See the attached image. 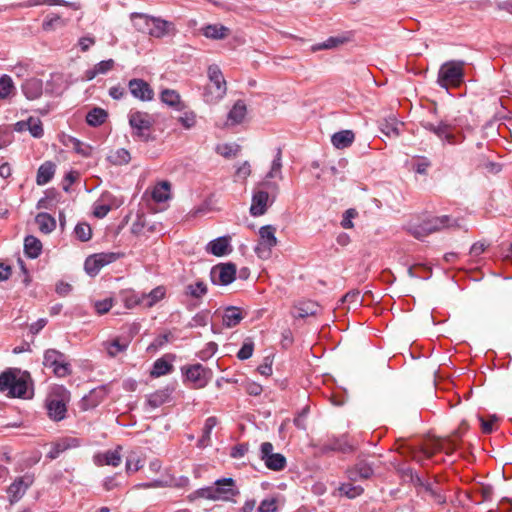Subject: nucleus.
<instances>
[{
  "instance_id": "1",
  "label": "nucleus",
  "mask_w": 512,
  "mask_h": 512,
  "mask_svg": "<svg viewBox=\"0 0 512 512\" xmlns=\"http://www.w3.org/2000/svg\"><path fill=\"white\" fill-rule=\"evenodd\" d=\"M134 28L141 33L155 38H161L168 34L172 23L161 18L152 17L144 13L133 12L130 14Z\"/></svg>"
},
{
  "instance_id": "2",
  "label": "nucleus",
  "mask_w": 512,
  "mask_h": 512,
  "mask_svg": "<svg viewBox=\"0 0 512 512\" xmlns=\"http://www.w3.org/2000/svg\"><path fill=\"white\" fill-rule=\"evenodd\" d=\"M209 83L205 86L203 99L206 103L214 104L224 98L227 93V82L218 65H210L207 69Z\"/></svg>"
},
{
  "instance_id": "3",
  "label": "nucleus",
  "mask_w": 512,
  "mask_h": 512,
  "mask_svg": "<svg viewBox=\"0 0 512 512\" xmlns=\"http://www.w3.org/2000/svg\"><path fill=\"white\" fill-rule=\"evenodd\" d=\"M128 119L133 137L146 143L155 140V136L151 132L155 120L151 114L143 111H130Z\"/></svg>"
},
{
  "instance_id": "4",
  "label": "nucleus",
  "mask_w": 512,
  "mask_h": 512,
  "mask_svg": "<svg viewBox=\"0 0 512 512\" xmlns=\"http://www.w3.org/2000/svg\"><path fill=\"white\" fill-rule=\"evenodd\" d=\"M69 392L64 387H58L46 399L47 414L53 421H61L66 417Z\"/></svg>"
},
{
  "instance_id": "5",
  "label": "nucleus",
  "mask_w": 512,
  "mask_h": 512,
  "mask_svg": "<svg viewBox=\"0 0 512 512\" xmlns=\"http://www.w3.org/2000/svg\"><path fill=\"white\" fill-rule=\"evenodd\" d=\"M421 126L425 130L435 134L443 144L458 145L464 140V135L462 133H454L453 126L444 120L438 123L422 121Z\"/></svg>"
},
{
  "instance_id": "6",
  "label": "nucleus",
  "mask_w": 512,
  "mask_h": 512,
  "mask_svg": "<svg viewBox=\"0 0 512 512\" xmlns=\"http://www.w3.org/2000/svg\"><path fill=\"white\" fill-rule=\"evenodd\" d=\"M0 391L7 392L10 397H22L27 391V382L12 370L0 374Z\"/></svg>"
},
{
  "instance_id": "7",
  "label": "nucleus",
  "mask_w": 512,
  "mask_h": 512,
  "mask_svg": "<svg viewBox=\"0 0 512 512\" xmlns=\"http://www.w3.org/2000/svg\"><path fill=\"white\" fill-rule=\"evenodd\" d=\"M43 365L52 369L57 377H66L71 374V366L63 353L56 349H48L44 353Z\"/></svg>"
},
{
  "instance_id": "8",
  "label": "nucleus",
  "mask_w": 512,
  "mask_h": 512,
  "mask_svg": "<svg viewBox=\"0 0 512 512\" xmlns=\"http://www.w3.org/2000/svg\"><path fill=\"white\" fill-rule=\"evenodd\" d=\"M464 62L449 61L444 63L438 73V83L442 87L448 84H459L464 76L463 73Z\"/></svg>"
},
{
  "instance_id": "9",
  "label": "nucleus",
  "mask_w": 512,
  "mask_h": 512,
  "mask_svg": "<svg viewBox=\"0 0 512 512\" xmlns=\"http://www.w3.org/2000/svg\"><path fill=\"white\" fill-rule=\"evenodd\" d=\"M181 370L186 380L191 382L195 389L205 387L212 378V371L199 363L184 366Z\"/></svg>"
},
{
  "instance_id": "10",
  "label": "nucleus",
  "mask_w": 512,
  "mask_h": 512,
  "mask_svg": "<svg viewBox=\"0 0 512 512\" xmlns=\"http://www.w3.org/2000/svg\"><path fill=\"white\" fill-rule=\"evenodd\" d=\"M276 228L272 225H265L259 229L260 240L255 247V253L262 259H268L271 256V249L277 245L275 236Z\"/></svg>"
},
{
  "instance_id": "11",
  "label": "nucleus",
  "mask_w": 512,
  "mask_h": 512,
  "mask_svg": "<svg viewBox=\"0 0 512 512\" xmlns=\"http://www.w3.org/2000/svg\"><path fill=\"white\" fill-rule=\"evenodd\" d=\"M213 501H231L235 496L239 495L233 478H221L215 481V487H211Z\"/></svg>"
},
{
  "instance_id": "12",
  "label": "nucleus",
  "mask_w": 512,
  "mask_h": 512,
  "mask_svg": "<svg viewBox=\"0 0 512 512\" xmlns=\"http://www.w3.org/2000/svg\"><path fill=\"white\" fill-rule=\"evenodd\" d=\"M260 459L265 466L273 471H281L286 467V458L281 453H273V445L270 442H263L260 447Z\"/></svg>"
},
{
  "instance_id": "13",
  "label": "nucleus",
  "mask_w": 512,
  "mask_h": 512,
  "mask_svg": "<svg viewBox=\"0 0 512 512\" xmlns=\"http://www.w3.org/2000/svg\"><path fill=\"white\" fill-rule=\"evenodd\" d=\"M210 277L214 284L227 286L236 278V265L231 262L215 265L211 269Z\"/></svg>"
},
{
  "instance_id": "14",
  "label": "nucleus",
  "mask_w": 512,
  "mask_h": 512,
  "mask_svg": "<svg viewBox=\"0 0 512 512\" xmlns=\"http://www.w3.org/2000/svg\"><path fill=\"white\" fill-rule=\"evenodd\" d=\"M450 226L451 224L449 216H435L423 221L422 224L415 227L412 233L416 238H422L430 233L439 231L442 228Z\"/></svg>"
},
{
  "instance_id": "15",
  "label": "nucleus",
  "mask_w": 512,
  "mask_h": 512,
  "mask_svg": "<svg viewBox=\"0 0 512 512\" xmlns=\"http://www.w3.org/2000/svg\"><path fill=\"white\" fill-rule=\"evenodd\" d=\"M115 260L113 253H98L89 256L84 263V269L90 276H96L99 271L106 265Z\"/></svg>"
},
{
  "instance_id": "16",
  "label": "nucleus",
  "mask_w": 512,
  "mask_h": 512,
  "mask_svg": "<svg viewBox=\"0 0 512 512\" xmlns=\"http://www.w3.org/2000/svg\"><path fill=\"white\" fill-rule=\"evenodd\" d=\"M128 89L134 98L142 102H148L154 98V90L149 83L143 79H131L128 82Z\"/></svg>"
},
{
  "instance_id": "17",
  "label": "nucleus",
  "mask_w": 512,
  "mask_h": 512,
  "mask_svg": "<svg viewBox=\"0 0 512 512\" xmlns=\"http://www.w3.org/2000/svg\"><path fill=\"white\" fill-rule=\"evenodd\" d=\"M420 496L425 500L429 498L438 505H444L447 501L445 489L436 478L429 480L425 484L423 494Z\"/></svg>"
},
{
  "instance_id": "18",
  "label": "nucleus",
  "mask_w": 512,
  "mask_h": 512,
  "mask_svg": "<svg viewBox=\"0 0 512 512\" xmlns=\"http://www.w3.org/2000/svg\"><path fill=\"white\" fill-rule=\"evenodd\" d=\"M272 204L268 192L258 189L253 193L250 213L254 217L261 216L265 214L267 208Z\"/></svg>"
},
{
  "instance_id": "19",
  "label": "nucleus",
  "mask_w": 512,
  "mask_h": 512,
  "mask_svg": "<svg viewBox=\"0 0 512 512\" xmlns=\"http://www.w3.org/2000/svg\"><path fill=\"white\" fill-rule=\"evenodd\" d=\"M34 479L31 475H25L17 478L8 488L10 502H17L26 493L27 489L32 485Z\"/></svg>"
},
{
  "instance_id": "20",
  "label": "nucleus",
  "mask_w": 512,
  "mask_h": 512,
  "mask_svg": "<svg viewBox=\"0 0 512 512\" xmlns=\"http://www.w3.org/2000/svg\"><path fill=\"white\" fill-rule=\"evenodd\" d=\"M107 396V389L104 386L96 387L84 395L80 401V408L87 411L97 407Z\"/></svg>"
},
{
  "instance_id": "21",
  "label": "nucleus",
  "mask_w": 512,
  "mask_h": 512,
  "mask_svg": "<svg viewBox=\"0 0 512 512\" xmlns=\"http://www.w3.org/2000/svg\"><path fill=\"white\" fill-rule=\"evenodd\" d=\"M21 90L26 99H39L43 94V81L35 77L26 79L21 85Z\"/></svg>"
},
{
  "instance_id": "22",
  "label": "nucleus",
  "mask_w": 512,
  "mask_h": 512,
  "mask_svg": "<svg viewBox=\"0 0 512 512\" xmlns=\"http://www.w3.org/2000/svg\"><path fill=\"white\" fill-rule=\"evenodd\" d=\"M205 250L207 253L217 257L227 255L232 250L230 246V238L227 236L218 237L210 241L206 245Z\"/></svg>"
},
{
  "instance_id": "23",
  "label": "nucleus",
  "mask_w": 512,
  "mask_h": 512,
  "mask_svg": "<svg viewBox=\"0 0 512 512\" xmlns=\"http://www.w3.org/2000/svg\"><path fill=\"white\" fill-rule=\"evenodd\" d=\"M374 473L373 467L371 464L360 461L355 465V467L349 469L347 471V475L350 481H358L369 479Z\"/></svg>"
},
{
  "instance_id": "24",
  "label": "nucleus",
  "mask_w": 512,
  "mask_h": 512,
  "mask_svg": "<svg viewBox=\"0 0 512 512\" xmlns=\"http://www.w3.org/2000/svg\"><path fill=\"white\" fill-rule=\"evenodd\" d=\"M121 447H117L115 450H108L104 453H99L94 456V462L99 465H110L113 467H117L121 463V455H120Z\"/></svg>"
},
{
  "instance_id": "25",
  "label": "nucleus",
  "mask_w": 512,
  "mask_h": 512,
  "mask_svg": "<svg viewBox=\"0 0 512 512\" xmlns=\"http://www.w3.org/2000/svg\"><path fill=\"white\" fill-rule=\"evenodd\" d=\"M355 134L352 130H341L331 136V142L337 149H345L352 145Z\"/></svg>"
},
{
  "instance_id": "26",
  "label": "nucleus",
  "mask_w": 512,
  "mask_h": 512,
  "mask_svg": "<svg viewBox=\"0 0 512 512\" xmlns=\"http://www.w3.org/2000/svg\"><path fill=\"white\" fill-rule=\"evenodd\" d=\"M170 397H171V392L169 391V389L166 388V389L157 390L154 393H151L147 396L146 405L150 409H156V408L162 406L163 404L169 402Z\"/></svg>"
},
{
  "instance_id": "27",
  "label": "nucleus",
  "mask_w": 512,
  "mask_h": 512,
  "mask_svg": "<svg viewBox=\"0 0 512 512\" xmlns=\"http://www.w3.org/2000/svg\"><path fill=\"white\" fill-rule=\"evenodd\" d=\"M103 347L109 357H116L118 354L123 353L129 346V341L126 339L114 338L103 342Z\"/></svg>"
},
{
  "instance_id": "28",
  "label": "nucleus",
  "mask_w": 512,
  "mask_h": 512,
  "mask_svg": "<svg viewBox=\"0 0 512 512\" xmlns=\"http://www.w3.org/2000/svg\"><path fill=\"white\" fill-rule=\"evenodd\" d=\"M246 112H247V107H246L244 101H242V100L236 101L228 113L227 123L230 125L240 124L244 120Z\"/></svg>"
},
{
  "instance_id": "29",
  "label": "nucleus",
  "mask_w": 512,
  "mask_h": 512,
  "mask_svg": "<svg viewBox=\"0 0 512 512\" xmlns=\"http://www.w3.org/2000/svg\"><path fill=\"white\" fill-rule=\"evenodd\" d=\"M24 252L28 258L35 259L42 252V243L35 236L29 235L24 239Z\"/></svg>"
},
{
  "instance_id": "30",
  "label": "nucleus",
  "mask_w": 512,
  "mask_h": 512,
  "mask_svg": "<svg viewBox=\"0 0 512 512\" xmlns=\"http://www.w3.org/2000/svg\"><path fill=\"white\" fill-rule=\"evenodd\" d=\"M243 319V314L240 310V308L235 306L228 307L223 315L222 321L223 325L232 328L237 326L241 320Z\"/></svg>"
},
{
  "instance_id": "31",
  "label": "nucleus",
  "mask_w": 512,
  "mask_h": 512,
  "mask_svg": "<svg viewBox=\"0 0 512 512\" xmlns=\"http://www.w3.org/2000/svg\"><path fill=\"white\" fill-rule=\"evenodd\" d=\"M55 164L51 161H46L43 163L37 171L36 182L38 185L47 184L54 176L55 173Z\"/></svg>"
},
{
  "instance_id": "32",
  "label": "nucleus",
  "mask_w": 512,
  "mask_h": 512,
  "mask_svg": "<svg viewBox=\"0 0 512 512\" xmlns=\"http://www.w3.org/2000/svg\"><path fill=\"white\" fill-rule=\"evenodd\" d=\"M402 123H399L395 118L384 119L380 122L379 128L383 134L388 137H398L400 135V127Z\"/></svg>"
},
{
  "instance_id": "33",
  "label": "nucleus",
  "mask_w": 512,
  "mask_h": 512,
  "mask_svg": "<svg viewBox=\"0 0 512 512\" xmlns=\"http://www.w3.org/2000/svg\"><path fill=\"white\" fill-rule=\"evenodd\" d=\"M203 35L211 39H224L228 36L229 29L221 24L207 25L202 29Z\"/></svg>"
},
{
  "instance_id": "34",
  "label": "nucleus",
  "mask_w": 512,
  "mask_h": 512,
  "mask_svg": "<svg viewBox=\"0 0 512 512\" xmlns=\"http://www.w3.org/2000/svg\"><path fill=\"white\" fill-rule=\"evenodd\" d=\"M68 20L62 18L60 15L51 13L46 16L42 23V28L44 31H53L58 28H63L67 25Z\"/></svg>"
},
{
  "instance_id": "35",
  "label": "nucleus",
  "mask_w": 512,
  "mask_h": 512,
  "mask_svg": "<svg viewBox=\"0 0 512 512\" xmlns=\"http://www.w3.org/2000/svg\"><path fill=\"white\" fill-rule=\"evenodd\" d=\"M160 99L166 105L177 110L182 109L181 97L179 93L172 89H164L160 94Z\"/></svg>"
},
{
  "instance_id": "36",
  "label": "nucleus",
  "mask_w": 512,
  "mask_h": 512,
  "mask_svg": "<svg viewBox=\"0 0 512 512\" xmlns=\"http://www.w3.org/2000/svg\"><path fill=\"white\" fill-rule=\"evenodd\" d=\"M165 288L163 286H158L154 289H152L149 293H142L143 294V302L144 307L151 308L156 303H158L160 300H162L165 296Z\"/></svg>"
},
{
  "instance_id": "37",
  "label": "nucleus",
  "mask_w": 512,
  "mask_h": 512,
  "mask_svg": "<svg viewBox=\"0 0 512 512\" xmlns=\"http://www.w3.org/2000/svg\"><path fill=\"white\" fill-rule=\"evenodd\" d=\"M107 117L108 113L104 109L95 107L87 113L86 122L90 126L97 127L102 125L106 121Z\"/></svg>"
},
{
  "instance_id": "38",
  "label": "nucleus",
  "mask_w": 512,
  "mask_h": 512,
  "mask_svg": "<svg viewBox=\"0 0 512 512\" xmlns=\"http://www.w3.org/2000/svg\"><path fill=\"white\" fill-rule=\"evenodd\" d=\"M35 221L40 231L46 234L52 232L56 227L55 219L48 213H39L36 216Z\"/></svg>"
},
{
  "instance_id": "39",
  "label": "nucleus",
  "mask_w": 512,
  "mask_h": 512,
  "mask_svg": "<svg viewBox=\"0 0 512 512\" xmlns=\"http://www.w3.org/2000/svg\"><path fill=\"white\" fill-rule=\"evenodd\" d=\"M170 184L167 181H163L156 185L152 191V198L154 201L161 203L169 199L170 195Z\"/></svg>"
},
{
  "instance_id": "40",
  "label": "nucleus",
  "mask_w": 512,
  "mask_h": 512,
  "mask_svg": "<svg viewBox=\"0 0 512 512\" xmlns=\"http://www.w3.org/2000/svg\"><path fill=\"white\" fill-rule=\"evenodd\" d=\"M207 291H208L207 285L203 281L199 280V281H196L195 283H191V284L187 285L185 294L192 298L199 299V298L203 297L204 295H206Z\"/></svg>"
},
{
  "instance_id": "41",
  "label": "nucleus",
  "mask_w": 512,
  "mask_h": 512,
  "mask_svg": "<svg viewBox=\"0 0 512 512\" xmlns=\"http://www.w3.org/2000/svg\"><path fill=\"white\" fill-rule=\"evenodd\" d=\"M282 149L278 147L276 149V155L272 161L270 171L266 174V178H276L282 179Z\"/></svg>"
},
{
  "instance_id": "42",
  "label": "nucleus",
  "mask_w": 512,
  "mask_h": 512,
  "mask_svg": "<svg viewBox=\"0 0 512 512\" xmlns=\"http://www.w3.org/2000/svg\"><path fill=\"white\" fill-rule=\"evenodd\" d=\"M173 370V365L168 362L165 358L157 359L151 370V376L160 377L170 373Z\"/></svg>"
},
{
  "instance_id": "43",
  "label": "nucleus",
  "mask_w": 512,
  "mask_h": 512,
  "mask_svg": "<svg viewBox=\"0 0 512 512\" xmlns=\"http://www.w3.org/2000/svg\"><path fill=\"white\" fill-rule=\"evenodd\" d=\"M15 91V85L13 80L8 75H2L0 77V99L4 100L9 98Z\"/></svg>"
},
{
  "instance_id": "44",
  "label": "nucleus",
  "mask_w": 512,
  "mask_h": 512,
  "mask_svg": "<svg viewBox=\"0 0 512 512\" xmlns=\"http://www.w3.org/2000/svg\"><path fill=\"white\" fill-rule=\"evenodd\" d=\"M346 41H347L346 37H341V36L329 37L324 42L314 45L312 47V50L318 51V50L334 49V48H337L340 45L344 44Z\"/></svg>"
},
{
  "instance_id": "45",
  "label": "nucleus",
  "mask_w": 512,
  "mask_h": 512,
  "mask_svg": "<svg viewBox=\"0 0 512 512\" xmlns=\"http://www.w3.org/2000/svg\"><path fill=\"white\" fill-rule=\"evenodd\" d=\"M217 418L214 416L208 417L205 420V424L203 427L202 437L199 439V446L204 447L208 444L210 440V435L214 427L217 425Z\"/></svg>"
},
{
  "instance_id": "46",
  "label": "nucleus",
  "mask_w": 512,
  "mask_h": 512,
  "mask_svg": "<svg viewBox=\"0 0 512 512\" xmlns=\"http://www.w3.org/2000/svg\"><path fill=\"white\" fill-rule=\"evenodd\" d=\"M123 301L127 308L131 309L138 305L144 306L143 294L135 291H126L123 293Z\"/></svg>"
},
{
  "instance_id": "47",
  "label": "nucleus",
  "mask_w": 512,
  "mask_h": 512,
  "mask_svg": "<svg viewBox=\"0 0 512 512\" xmlns=\"http://www.w3.org/2000/svg\"><path fill=\"white\" fill-rule=\"evenodd\" d=\"M363 491L364 489L360 485H354L352 483H343L339 487L340 494L350 499L360 496Z\"/></svg>"
},
{
  "instance_id": "48",
  "label": "nucleus",
  "mask_w": 512,
  "mask_h": 512,
  "mask_svg": "<svg viewBox=\"0 0 512 512\" xmlns=\"http://www.w3.org/2000/svg\"><path fill=\"white\" fill-rule=\"evenodd\" d=\"M58 449L65 452L69 449L77 448L81 446V440L76 437H63L56 441Z\"/></svg>"
},
{
  "instance_id": "49",
  "label": "nucleus",
  "mask_w": 512,
  "mask_h": 512,
  "mask_svg": "<svg viewBox=\"0 0 512 512\" xmlns=\"http://www.w3.org/2000/svg\"><path fill=\"white\" fill-rule=\"evenodd\" d=\"M74 233L76 237L82 242L90 240L92 236L91 227L87 223H78L75 226Z\"/></svg>"
},
{
  "instance_id": "50",
  "label": "nucleus",
  "mask_w": 512,
  "mask_h": 512,
  "mask_svg": "<svg viewBox=\"0 0 512 512\" xmlns=\"http://www.w3.org/2000/svg\"><path fill=\"white\" fill-rule=\"evenodd\" d=\"M111 162L115 165H123L129 163L131 156L128 150L120 148L110 156Z\"/></svg>"
},
{
  "instance_id": "51",
  "label": "nucleus",
  "mask_w": 512,
  "mask_h": 512,
  "mask_svg": "<svg viewBox=\"0 0 512 512\" xmlns=\"http://www.w3.org/2000/svg\"><path fill=\"white\" fill-rule=\"evenodd\" d=\"M209 321V311L203 310L198 312L189 322L188 327L196 328L203 327L208 324Z\"/></svg>"
},
{
  "instance_id": "52",
  "label": "nucleus",
  "mask_w": 512,
  "mask_h": 512,
  "mask_svg": "<svg viewBox=\"0 0 512 512\" xmlns=\"http://www.w3.org/2000/svg\"><path fill=\"white\" fill-rule=\"evenodd\" d=\"M270 178H266L262 183H260V190L267 191L269 196L271 197V203L274 202L278 192L279 186L276 182L269 181Z\"/></svg>"
},
{
  "instance_id": "53",
  "label": "nucleus",
  "mask_w": 512,
  "mask_h": 512,
  "mask_svg": "<svg viewBox=\"0 0 512 512\" xmlns=\"http://www.w3.org/2000/svg\"><path fill=\"white\" fill-rule=\"evenodd\" d=\"M27 129L31 133V135L35 138H40L43 136V127L42 123L39 119H34L30 117L27 120Z\"/></svg>"
},
{
  "instance_id": "54",
  "label": "nucleus",
  "mask_w": 512,
  "mask_h": 512,
  "mask_svg": "<svg viewBox=\"0 0 512 512\" xmlns=\"http://www.w3.org/2000/svg\"><path fill=\"white\" fill-rule=\"evenodd\" d=\"M199 498L213 500V495H212V492H211V487L199 488V489L193 491L192 493H190L187 496V499H188L189 502H193V501H195L196 499H199Z\"/></svg>"
},
{
  "instance_id": "55",
  "label": "nucleus",
  "mask_w": 512,
  "mask_h": 512,
  "mask_svg": "<svg viewBox=\"0 0 512 512\" xmlns=\"http://www.w3.org/2000/svg\"><path fill=\"white\" fill-rule=\"evenodd\" d=\"M179 122L184 128L190 129L196 124V115L192 111H186L179 117Z\"/></svg>"
},
{
  "instance_id": "56",
  "label": "nucleus",
  "mask_w": 512,
  "mask_h": 512,
  "mask_svg": "<svg viewBox=\"0 0 512 512\" xmlns=\"http://www.w3.org/2000/svg\"><path fill=\"white\" fill-rule=\"evenodd\" d=\"M253 350H254L253 342L252 341H245L243 343L242 347L240 348V350L238 351L237 357L240 360H247V359H249L252 356Z\"/></svg>"
},
{
  "instance_id": "57",
  "label": "nucleus",
  "mask_w": 512,
  "mask_h": 512,
  "mask_svg": "<svg viewBox=\"0 0 512 512\" xmlns=\"http://www.w3.org/2000/svg\"><path fill=\"white\" fill-rule=\"evenodd\" d=\"M171 338L172 334L170 332L160 334L153 340L148 349L157 350L167 344Z\"/></svg>"
},
{
  "instance_id": "58",
  "label": "nucleus",
  "mask_w": 512,
  "mask_h": 512,
  "mask_svg": "<svg viewBox=\"0 0 512 512\" xmlns=\"http://www.w3.org/2000/svg\"><path fill=\"white\" fill-rule=\"evenodd\" d=\"M142 466L140 459L135 454L130 455L126 460V471L128 473L136 472L141 469Z\"/></svg>"
},
{
  "instance_id": "59",
  "label": "nucleus",
  "mask_w": 512,
  "mask_h": 512,
  "mask_svg": "<svg viewBox=\"0 0 512 512\" xmlns=\"http://www.w3.org/2000/svg\"><path fill=\"white\" fill-rule=\"evenodd\" d=\"M113 304L112 298H106L104 300L96 301L94 304L95 310L98 314L102 315L107 313L111 308Z\"/></svg>"
},
{
  "instance_id": "60",
  "label": "nucleus",
  "mask_w": 512,
  "mask_h": 512,
  "mask_svg": "<svg viewBox=\"0 0 512 512\" xmlns=\"http://www.w3.org/2000/svg\"><path fill=\"white\" fill-rule=\"evenodd\" d=\"M430 165V161L427 158L422 157L419 158L417 162L412 165V169L418 174L425 175Z\"/></svg>"
},
{
  "instance_id": "61",
  "label": "nucleus",
  "mask_w": 512,
  "mask_h": 512,
  "mask_svg": "<svg viewBox=\"0 0 512 512\" xmlns=\"http://www.w3.org/2000/svg\"><path fill=\"white\" fill-rule=\"evenodd\" d=\"M357 216V211L353 208L348 209L345 211L343 215V219L341 221V226L345 229H351L353 228V222L352 219Z\"/></svg>"
},
{
  "instance_id": "62",
  "label": "nucleus",
  "mask_w": 512,
  "mask_h": 512,
  "mask_svg": "<svg viewBox=\"0 0 512 512\" xmlns=\"http://www.w3.org/2000/svg\"><path fill=\"white\" fill-rule=\"evenodd\" d=\"M342 302H348L353 305H360L362 303L360 292L358 290L349 291L342 297Z\"/></svg>"
},
{
  "instance_id": "63",
  "label": "nucleus",
  "mask_w": 512,
  "mask_h": 512,
  "mask_svg": "<svg viewBox=\"0 0 512 512\" xmlns=\"http://www.w3.org/2000/svg\"><path fill=\"white\" fill-rule=\"evenodd\" d=\"M410 481L413 484V486L416 488L417 494L422 495L423 487L429 480H426V479L420 477L418 474L411 473Z\"/></svg>"
},
{
  "instance_id": "64",
  "label": "nucleus",
  "mask_w": 512,
  "mask_h": 512,
  "mask_svg": "<svg viewBox=\"0 0 512 512\" xmlns=\"http://www.w3.org/2000/svg\"><path fill=\"white\" fill-rule=\"evenodd\" d=\"M277 511V505L275 499H264L259 507L258 512H276Z\"/></svg>"
}]
</instances>
